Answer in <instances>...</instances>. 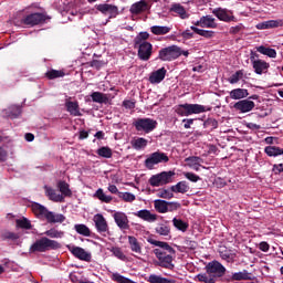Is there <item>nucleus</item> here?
I'll use <instances>...</instances> for the list:
<instances>
[{
  "label": "nucleus",
  "instance_id": "nucleus-1",
  "mask_svg": "<svg viewBox=\"0 0 283 283\" xmlns=\"http://www.w3.org/2000/svg\"><path fill=\"white\" fill-rule=\"evenodd\" d=\"M149 244L154 247H159L154 250V254L157 258V266H161V269H168L169 271H174V258L176 256V250L169 245V243L165 241H157L154 239H148Z\"/></svg>",
  "mask_w": 283,
  "mask_h": 283
},
{
  "label": "nucleus",
  "instance_id": "nucleus-2",
  "mask_svg": "<svg viewBox=\"0 0 283 283\" xmlns=\"http://www.w3.org/2000/svg\"><path fill=\"white\" fill-rule=\"evenodd\" d=\"M32 211L33 213H35V216H39L40 218H45L46 222H49L50 224L65 222V216L54 213L40 203H33Z\"/></svg>",
  "mask_w": 283,
  "mask_h": 283
},
{
  "label": "nucleus",
  "instance_id": "nucleus-3",
  "mask_svg": "<svg viewBox=\"0 0 283 283\" xmlns=\"http://www.w3.org/2000/svg\"><path fill=\"white\" fill-rule=\"evenodd\" d=\"M176 114L178 116H191L192 114H205V112H211V107L200 104H181L176 106Z\"/></svg>",
  "mask_w": 283,
  "mask_h": 283
},
{
  "label": "nucleus",
  "instance_id": "nucleus-4",
  "mask_svg": "<svg viewBox=\"0 0 283 283\" xmlns=\"http://www.w3.org/2000/svg\"><path fill=\"white\" fill-rule=\"evenodd\" d=\"M30 249L33 253L36 251L39 253H45V251L61 249V243L46 237H43L40 240H36Z\"/></svg>",
  "mask_w": 283,
  "mask_h": 283
},
{
  "label": "nucleus",
  "instance_id": "nucleus-5",
  "mask_svg": "<svg viewBox=\"0 0 283 283\" xmlns=\"http://www.w3.org/2000/svg\"><path fill=\"white\" fill-rule=\"evenodd\" d=\"M176 176L175 171H163L157 175H153L148 182L150 187H165V185H170L174 182V177Z\"/></svg>",
  "mask_w": 283,
  "mask_h": 283
},
{
  "label": "nucleus",
  "instance_id": "nucleus-6",
  "mask_svg": "<svg viewBox=\"0 0 283 283\" xmlns=\"http://www.w3.org/2000/svg\"><path fill=\"white\" fill-rule=\"evenodd\" d=\"M133 125H134L136 132H145V134H149V133L154 132V129H156V127H158V122H156V119L145 117V118H137L133 123Z\"/></svg>",
  "mask_w": 283,
  "mask_h": 283
},
{
  "label": "nucleus",
  "instance_id": "nucleus-7",
  "mask_svg": "<svg viewBox=\"0 0 283 283\" xmlns=\"http://www.w3.org/2000/svg\"><path fill=\"white\" fill-rule=\"evenodd\" d=\"M250 61L255 74L259 75L266 74V72H269V67H271V64L264 60H260V55L255 52L250 53Z\"/></svg>",
  "mask_w": 283,
  "mask_h": 283
},
{
  "label": "nucleus",
  "instance_id": "nucleus-8",
  "mask_svg": "<svg viewBox=\"0 0 283 283\" xmlns=\"http://www.w3.org/2000/svg\"><path fill=\"white\" fill-rule=\"evenodd\" d=\"M46 15L43 13H31L25 15L20 23L15 22V25H28L29 28H34L41 23H45Z\"/></svg>",
  "mask_w": 283,
  "mask_h": 283
},
{
  "label": "nucleus",
  "instance_id": "nucleus-9",
  "mask_svg": "<svg viewBox=\"0 0 283 283\" xmlns=\"http://www.w3.org/2000/svg\"><path fill=\"white\" fill-rule=\"evenodd\" d=\"M66 249L73 258H76V260H81L82 262H92V252L74 244L66 245Z\"/></svg>",
  "mask_w": 283,
  "mask_h": 283
},
{
  "label": "nucleus",
  "instance_id": "nucleus-10",
  "mask_svg": "<svg viewBox=\"0 0 283 283\" xmlns=\"http://www.w3.org/2000/svg\"><path fill=\"white\" fill-rule=\"evenodd\" d=\"M160 163H169V157L165 153L155 151L147 157L144 164L146 169H154V166Z\"/></svg>",
  "mask_w": 283,
  "mask_h": 283
},
{
  "label": "nucleus",
  "instance_id": "nucleus-11",
  "mask_svg": "<svg viewBox=\"0 0 283 283\" xmlns=\"http://www.w3.org/2000/svg\"><path fill=\"white\" fill-rule=\"evenodd\" d=\"M178 57H180V48L177 45L161 49L158 55V59H160V61H176V59Z\"/></svg>",
  "mask_w": 283,
  "mask_h": 283
},
{
  "label": "nucleus",
  "instance_id": "nucleus-12",
  "mask_svg": "<svg viewBox=\"0 0 283 283\" xmlns=\"http://www.w3.org/2000/svg\"><path fill=\"white\" fill-rule=\"evenodd\" d=\"M206 272L212 277H223L227 273V268L219 261H212L206 265Z\"/></svg>",
  "mask_w": 283,
  "mask_h": 283
},
{
  "label": "nucleus",
  "instance_id": "nucleus-13",
  "mask_svg": "<svg viewBox=\"0 0 283 283\" xmlns=\"http://www.w3.org/2000/svg\"><path fill=\"white\" fill-rule=\"evenodd\" d=\"M135 48H138L137 56L140 61H149L151 59V53L154 46L149 42H143L140 44H135Z\"/></svg>",
  "mask_w": 283,
  "mask_h": 283
},
{
  "label": "nucleus",
  "instance_id": "nucleus-14",
  "mask_svg": "<svg viewBox=\"0 0 283 283\" xmlns=\"http://www.w3.org/2000/svg\"><path fill=\"white\" fill-rule=\"evenodd\" d=\"M212 14L219 19V21H223L224 23H231V21H235V15H233V11L224 8H216L212 10Z\"/></svg>",
  "mask_w": 283,
  "mask_h": 283
},
{
  "label": "nucleus",
  "instance_id": "nucleus-15",
  "mask_svg": "<svg viewBox=\"0 0 283 283\" xmlns=\"http://www.w3.org/2000/svg\"><path fill=\"white\" fill-rule=\"evenodd\" d=\"M96 10L104 14L105 17H109V19H116L118 17V7L109 3H102L95 6Z\"/></svg>",
  "mask_w": 283,
  "mask_h": 283
},
{
  "label": "nucleus",
  "instance_id": "nucleus-16",
  "mask_svg": "<svg viewBox=\"0 0 283 283\" xmlns=\"http://www.w3.org/2000/svg\"><path fill=\"white\" fill-rule=\"evenodd\" d=\"M233 109L240 114H248V112H253L255 109V102L251 99H240L233 104Z\"/></svg>",
  "mask_w": 283,
  "mask_h": 283
},
{
  "label": "nucleus",
  "instance_id": "nucleus-17",
  "mask_svg": "<svg viewBox=\"0 0 283 283\" xmlns=\"http://www.w3.org/2000/svg\"><path fill=\"white\" fill-rule=\"evenodd\" d=\"M114 221L122 231L129 229V218L125 212H115L113 214Z\"/></svg>",
  "mask_w": 283,
  "mask_h": 283
},
{
  "label": "nucleus",
  "instance_id": "nucleus-18",
  "mask_svg": "<svg viewBox=\"0 0 283 283\" xmlns=\"http://www.w3.org/2000/svg\"><path fill=\"white\" fill-rule=\"evenodd\" d=\"M93 220L95 222L97 233H107L109 231L107 220H105V217H103V214H95Z\"/></svg>",
  "mask_w": 283,
  "mask_h": 283
},
{
  "label": "nucleus",
  "instance_id": "nucleus-19",
  "mask_svg": "<svg viewBox=\"0 0 283 283\" xmlns=\"http://www.w3.org/2000/svg\"><path fill=\"white\" fill-rule=\"evenodd\" d=\"M165 76H167V69L166 67L158 69L157 71L150 74L149 83H151L153 85L163 83V81H165Z\"/></svg>",
  "mask_w": 283,
  "mask_h": 283
},
{
  "label": "nucleus",
  "instance_id": "nucleus-20",
  "mask_svg": "<svg viewBox=\"0 0 283 283\" xmlns=\"http://www.w3.org/2000/svg\"><path fill=\"white\" fill-rule=\"evenodd\" d=\"M170 12L175 14V17H179V19H189L191 17L189 12H187V9L182 7L180 3H172L170 7Z\"/></svg>",
  "mask_w": 283,
  "mask_h": 283
},
{
  "label": "nucleus",
  "instance_id": "nucleus-21",
  "mask_svg": "<svg viewBox=\"0 0 283 283\" xmlns=\"http://www.w3.org/2000/svg\"><path fill=\"white\" fill-rule=\"evenodd\" d=\"M137 218H140V220H144L145 222H156L158 220V214L151 213V211L147 209L139 210L134 213Z\"/></svg>",
  "mask_w": 283,
  "mask_h": 283
},
{
  "label": "nucleus",
  "instance_id": "nucleus-22",
  "mask_svg": "<svg viewBox=\"0 0 283 283\" xmlns=\"http://www.w3.org/2000/svg\"><path fill=\"white\" fill-rule=\"evenodd\" d=\"M129 249L136 255H143V243L134 235H128Z\"/></svg>",
  "mask_w": 283,
  "mask_h": 283
},
{
  "label": "nucleus",
  "instance_id": "nucleus-23",
  "mask_svg": "<svg viewBox=\"0 0 283 283\" xmlns=\"http://www.w3.org/2000/svg\"><path fill=\"white\" fill-rule=\"evenodd\" d=\"M149 3H147L145 0H140L138 2H135L130 7V13L132 14H143V12H147L149 10Z\"/></svg>",
  "mask_w": 283,
  "mask_h": 283
},
{
  "label": "nucleus",
  "instance_id": "nucleus-24",
  "mask_svg": "<svg viewBox=\"0 0 283 283\" xmlns=\"http://www.w3.org/2000/svg\"><path fill=\"white\" fill-rule=\"evenodd\" d=\"M283 20H268L256 24L258 30H271L273 28H282Z\"/></svg>",
  "mask_w": 283,
  "mask_h": 283
},
{
  "label": "nucleus",
  "instance_id": "nucleus-25",
  "mask_svg": "<svg viewBox=\"0 0 283 283\" xmlns=\"http://www.w3.org/2000/svg\"><path fill=\"white\" fill-rule=\"evenodd\" d=\"M44 190L45 196H48L49 200H52V202H65L63 195L56 192L53 188L45 186Z\"/></svg>",
  "mask_w": 283,
  "mask_h": 283
},
{
  "label": "nucleus",
  "instance_id": "nucleus-26",
  "mask_svg": "<svg viewBox=\"0 0 283 283\" xmlns=\"http://www.w3.org/2000/svg\"><path fill=\"white\" fill-rule=\"evenodd\" d=\"M232 101H242V98L249 97V90L247 88H234L229 93Z\"/></svg>",
  "mask_w": 283,
  "mask_h": 283
},
{
  "label": "nucleus",
  "instance_id": "nucleus-27",
  "mask_svg": "<svg viewBox=\"0 0 283 283\" xmlns=\"http://www.w3.org/2000/svg\"><path fill=\"white\" fill-rule=\"evenodd\" d=\"M189 189H191V187H189V184L187 181H179L176 185L170 187V190L172 191V193H188Z\"/></svg>",
  "mask_w": 283,
  "mask_h": 283
},
{
  "label": "nucleus",
  "instance_id": "nucleus-28",
  "mask_svg": "<svg viewBox=\"0 0 283 283\" xmlns=\"http://www.w3.org/2000/svg\"><path fill=\"white\" fill-rule=\"evenodd\" d=\"M155 233L161 235L163 238H171V228L166 223H159L155 228Z\"/></svg>",
  "mask_w": 283,
  "mask_h": 283
},
{
  "label": "nucleus",
  "instance_id": "nucleus-29",
  "mask_svg": "<svg viewBox=\"0 0 283 283\" xmlns=\"http://www.w3.org/2000/svg\"><path fill=\"white\" fill-rule=\"evenodd\" d=\"M66 112L71 116H81V108L78 107V102L66 101L65 102Z\"/></svg>",
  "mask_w": 283,
  "mask_h": 283
},
{
  "label": "nucleus",
  "instance_id": "nucleus-30",
  "mask_svg": "<svg viewBox=\"0 0 283 283\" xmlns=\"http://www.w3.org/2000/svg\"><path fill=\"white\" fill-rule=\"evenodd\" d=\"M154 208L158 213H167L169 211V201L156 199L154 201Z\"/></svg>",
  "mask_w": 283,
  "mask_h": 283
},
{
  "label": "nucleus",
  "instance_id": "nucleus-31",
  "mask_svg": "<svg viewBox=\"0 0 283 283\" xmlns=\"http://www.w3.org/2000/svg\"><path fill=\"white\" fill-rule=\"evenodd\" d=\"M201 28H210L216 29L218 28V23H216V18L211 15H203L200 18Z\"/></svg>",
  "mask_w": 283,
  "mask_h": 283
},
{
  "label": "nucleus",
  "instance_id": "nucleus-32",
  "mask_svg": "<svg viewBox=\"0 0 283 283\" xmlns=\"http://www.w3.org/2000/svg\"><path fill=\"white\" fill-rule=\"evenodd\" d=\"M57 189L61 192L60 196H63V198H72V190L70 189V184L65 181H59Z\"/></svg>",
  "mask_w": 283,
  "mask_h": 283
},
{
  "label": "nucleus",
  "instance_id": "nucleus-33",
  "mask_svg": "<svg viewBox=\"0 0 283 283\" xmlns=\"http://www.w3.org/2000/svg\"><path fill=\"white\" fill-rule=\"evenodd\" d=\"M91 98L93 101V103H99V104H105L107 105V103H109V96L107 94L101 93V92H94L91 95Z\"/></svg>",
  "mask_w": 283,
  "mask_h": 283
},
{
  "label": "nucleus",
  "instance_id": "nucleus-34",
  "mask_svg": "<svg viewBox=\"0 0 283 283\" xmlns=\"http://www.w3.org/2000/svg\"><path fill=\"white\" fill-rule=\"evenodd\" d=\"M256 52L264 56H269V59H275L277 56V51H275V49L266 48L264 45L258 46Z\"/></svg>",
  "mask_w": 283,
  "mask_h": 283
},
{
  "label": "nucleus",
  "instance_id": "nucleus-35",
  "mask_svg": "<svg viewBox=\"0 0 283 283\" xmlns=\"http://www.w3.org/2000/svg\"><path fill=\"white\" fill-rule=\"evenodd\" d=\"M266 156L276 158V156H283V148L277 146H266L264 148Z\"/></svg>",
  "mask_w": 283,
  "mask_h": 283
},
{
  "label": "nucleus",
  "instance_id": "nucleus-36",
  "mask_svg": "<svg viewBox=\"0 0 283 283\" xmlns=\"http://www.w3.org/2000/svg\"><path fill=\"white\" fill-rule=\"evenodd\" d=\"M150 32H153L156 36L169 34L171 32V27L154 25L150 28Z\"/></svg>",
  "mask_w": 283,
  "mask_h": 283
},
{
  "label": "nucleus",
  "instance_id": "nucleus-37",
  "mask_svg": "<svg viewBox=\"0 0 283 283\" xmlns=\"http://www.w3.org/2000/svg\"><path fill=\"white\" fill-rule=\"evenodd\" d=\"M220 258L223 259L228 263L235 262V253L231 252V250L221 249L219 251Z\"/></svg>",
  "mask_w": 283,
  "mask_h": 283
},
{
  "label": "nucleus",
  "instance_id": "nucleus-38",
  "mask_svg": "<svg viewBox=\"0 0 283 283\" xmlns=\"http://www.w3.org/2000/svg\"><path fill=\"white\" fill-rule=\"evenodd\" d=\"M232 282H241V280H251V273L249 271L243 270L241 272H234L231 276Z\"/></svg>",
  "mask_w": 283,
  "mask_h": 283
},
{
  "label": "nucleus",
  "instance_id": "nucleus-39",
  "mask_svg": "<svg viewBox=\"0 0 283 283\" xmlns=\"http://www.w3.org/2000/svg\"><path fill=\"white\" fill-rule=\"evenodd\" d=\"M94 198H97V200H101V202H106V205H109L114 198L112 196L105 195L102 188L97 189Z\"/></svg>",
  "mask_w": 283,
  "mask_h": 283
},
{
  "label": "nucleus",
  "instance_id": "nucleus-40",
  "mask_svg": "<svg viewBox=\"0 0 283 283\" xmlns=\"http://www.w3.org/2000/svg\"><path fill=\"white\" fill-rule=\"evenodd\" d=\"M190 30H192L195 34H199V36H203L205 39H213V34H216V32L213 31L198 29V27H193V25L190 27Z\"/></svg>",
  "mask_w": 283,
  "mask_h": 283
},
{
  "label": "nucleus",
  "instance_id": "nucleus-41",
  "mask_svg": "<svg viewBox=\"0 0 283 283\" xmlns=\"http://www.w3.org/2000/svg\"><path fill=\"white\" fill-rule=\"evenodd\" d=\"M74 229H75L76 233H78L80 235H84L85 238H90L92 235L90 228L83 223L75 224Z\"/></svg>",
  "mask_w": 283,
  "mask_h": 283
},
{
  "label": "nucleus",
  "instance_id": "nucleus-42",
  "mask_svg": "<svg viewBox=\"0 0 283 283\" xmlns=\"http://www.w3.org/2000/svg\"><path fill=\"white\" fill-rule=\"evenodd\" d=\"M147 144L148 140L143 137H138L132 140V147L137 150L145 149V147H147Z\"/></svg>",
  "mask_w": 283,
  "mask_h": 283
},
{
  "label": "nucleus",
  "instance_id": "nucleus-43",
  "mask_svg": "<svg viewBox=\"0 0 283 283\" xmlns=\"http://www.w3.org/2000/svg\"><path fill=\"white\" fill-rule=\"evenodd\" d=\"M242 78H244V71L239 70L237 71L234 74H232L229 78L228 82L231 85H235V83H240V81H242Z\"/></svg>",
  "mask_w": 283,
  "mask_h": 283
},
{
  "label": "nucleus",
  "instance_id": "nucleus-44",
  "mask_svg": "<svg viewBox=\"0 0 283 283\" xmlns=\"http://www.w3.org/2000/svg\"><path fill=\"white\" fill-rule=\"evenodd\" d=\"M157 198H163L164 200H171V198H174V191L161 188L157 190Z\"/></svg>",
  "mask_w": 283,
  "mask_h": 283
},
{
  "label": "nucleus",
  "instance_id": "nucleus-45",
  "mask_svg": "<svg viewBox=\"0 0 283 283\" xmlns=\"http://www.w3.org/2000/svg\"><path fill=\"white\" fill-rule=\"evenodd\" d=\"M111 253H113V255L117 258V260H122V262H126L127 260V255H125L123 249H120L119 247H113L111 249Z\"/></svg>",
  "mask_w": 283,
  "mask_h": 283
},
{
  "label": "nucleus",
  "instance_id": "nucleus-46",
  "mask_svg": "<svg viewBox=\"0 0 283 283\" xmlns=\"http://www.w3.org/2000/svg\"><path fill=\"white\" fill-rule=\"evenodd\" d=\"M44 235H48V238L61 239L63 238V235H65V232L61 230H56L55 228H52L50 230H46L44 232Z\"/></svg>",
  "mask_w": 283,
  "mask_h": 283
},
{
  "label": "nucleus",
  "instance_id": "nucleus-47",
  "mask_svg": "<svg viewBox=\"0 0 283 283\" xmlns=\"http://www.w3.org/2000/svg\"><path fill=\"white\" fill-rule=\"evenodd\" d=\"M149 283H174L171 280L167 277H163L160 275L150 274L148 277Z\"/></svg>",
  "mask_w": 283,
  "mask_h": 283
},
{
  "label": "nucleus",
  "instance_id": "nucleus-48",
  "mask_svg": "<svg viewBox=\"0 0 283 283\" xmlns=\"http://www.w3.org/2000/svg\"><path fill=\"white\" fill-rule=\"evenodd\" d=\"M172 223H174V227L176 229H178V231L185 232V231H187V229H189V223H187V222H185V221H182L180 219L174 218L172 219Z\"/></svg>",
  "mask_w": 283,
  "mask_h": 283
},
{
  "label": "nucleus",
  "instance_id": "nucleus-49",
  "mask_svg": "<svg viewBox=\"0 0 283 283\" xmlns=\"http://www.w3.org/2000/svg\"><path fill=\"white\" fill-rule=\"evenodd\" d=\"M96 154L99 155L101 158H112V156H113L112 148H109L107 146H103V147L98 148Z\"/></svg>",
  "mask_w": 283,
  "mask_h": 283
},
{
  "label": "nucleus",
  "instance_id": "nucleus-50",
  "mask_svg": "<svg viewBox=\"0 0 283 283\" xmlns=\"http://www.w3.org/2000/svg\"><path fill=\"white\" fill-rule=\"evenodd\" d=\"M186 163H188V166L190 167H200V165H202V163H205V160H202V158L200 157H188L186 158Z\"/></svg>",
  "mask_w": 283,
  "mask_h": 283
},
{
  "label": "nucleus",
  "instance_id": "nucleus-51",
  "mask_svg": "<svg viewBox=\"0 0 283 283\" xmlns=\"http://www.w3.org/2000/svg\"><path fill=\"white\" fill-rule=\"evenodd\" d=\"M0 238L3 241L11 240L12 242H14V240H19V234L10 231H2Z\"/></svg>",
  "mask_w": 283,
  "mask_h": 283
},
{
  "label": "nucleus",
  "instance_id": "nucleus-52",
  "mask_svg": "<svg viewBox=\"0 0 283 283\" xmlns=\"http://www.w3.org/2000/svg\"><path fill=\"white\" fill-rule=\"evenodd\" d=\"M45 75L50 78V81H52L54 78H63V76H65V72L57 71V70H50L49 72H46Z\"/></svg>",
  "mask_w": 283,
  "mask_h": 283
},
{
  "label": "nucleus",
  "instance_id": "nucleus-53",
  "mask_svg": "<svg viewBox=\"0 0 283 283\" xmlns=\"http://www.w3.org/2000/svg\"><path fill=\"white\" fill-rule=\"evenodd\" d=\"M21 116V106L11 105L9 107V117L10 118H19Z\"/></svg>",
  "mask_w": 283,
  "mask_h": 283
},
{
  "label": "nucleus",
  "instance_id": "nucleus-54",
  "mask_svg": "<svg viewBox=\"0 0 283 283\" xmlns=\"http://www.w3.org/2000/svg\"><path fill=\"white\" fill-rule=\"evenodd\" d=\"M112 280H114V282H118V283H134V281L120 275L119 273H113Z\"/></svg>",
  "mask_w": 283,
  "mask_h": 283
},
{
  "label": "nucleus",
  "instance_id": "nucleus-55",
  "mask_svg": "<svg viewBox=\"0 0 283 283\" xmlns=\"http://www.w3.org/2000/svg\"><path fill=\"white\" fill-rule=\"evenodd\" d=\"M119 198H122L124 202H134V200H136V195L132 192H119Z\"/></svg>",
  "mask_w": 283,
  "mask_h": 283
},
{
  "label": "nucleus",
  "instance_id": "nucleus-56",
  "mask_svg": "<svg viewBox=\"0 0 283 283\" xmlns=\"http://www.w3.org/2000/svg\"><path fill=\"white\" fill-rule=\"evenodd\" d=\"M147 39H149V34L147 32H140L136 38H135V45H138L140 43H147Z\"/></svg>",
  "mask_w": 283,
  "mask_h": 283
},
{
  "label": "nucleus",
  "instance_id": "nucleus-57",
  "mask_svg": "<svg viewBox=\"0 0 283 283\" xmlns=\"http://www.w3.org/2000/svg\"><path fill=\"white\" fill-rule=\"evenodd\" d=\"M17 224L20 227V229H32V223L28 218H22L17 220Z\"/></svg>",
  "mask_w": 283,
  "mask_h": 283
},
{
  "label": "nucleus",
  "instance_id": "nucleus-58",
  "mask_svg": "<svg viewBox=\"0 0 283 283\" xmlns=\"http://www.w3.org/2000/svg\"><path fill=\"white\" fill-rule=\"evenodd\" d=\"M242 30H244V24L239 23L234 27H231L229 30L230 34H240V32H242Z\"/></svg>",
  "mask_w": 283,
  "mask_h": 283
},
{
  "label": "nucleus",
  "instance_id": "nucleus-59",
  "mask_svg": "<svg viewBox=\"0 0 283 283\" xmlns=\"http://www.w3.org/2000/svg\"><path fill=\"white\" fill-rule=\"evenodd\" d=\"M184 176L187 180H190V182H198V180H200V176L193 172H184Z\"/></svg>",
  "mask_w": 283,
  "mask_h": 283
},
{
  "label": "nucleus",
  "instance_id": "nucleus-60",
  "mask_svg": "<svg viewBox=\"0 0 283 283\" xmlns=\"http://www.w3.org/2000/svg\"><path fill=\"white\" fill-rule=\"evenodd\" d=\"M103 65H105V62L101 61V60H93L91 62V67H95V70H101V67H103Z\"/></svg>",
  "mask_w": 283,
  "mask_h": 283
},
{
  "label": "nucleus",
  "instance_id": "nucleus-61",
  "mask_svg": "<svg viewBox=\"0 0 283 283\" xmlns=\"http://www.w3.org/2000/svg\"><path fill=\"white\" fill-rule=\"evenodd\" d=\"M178 209H180V202H177V201L169 202L168 201V211H178Z\"/></svg>",
  "mask_w": 283,
  "mask_h": 283
},
{
  "label": "nucleus",
  "instance_id": "nucleus-62",
  "mask_svg": "<svg viewBox=\"0 0 283 283\" xmlns=\"http://www.w3.org/2000/svg\"><path fill=\"white\" fill-rule=\"evenodd\" d=\"M123 107H125V109H134L136 107V102L125 99L123 102Z\"/></svg>",
  "mask_w": 283,
  "mask_h": 283
},
{
  "label": "nucleus",
  "instance_id": "nucleus-63",
  "mask_svg": "<svg viewBox=\"0 0 283 283\" xmlns=\"http://www.w3.org/2000/svg\"><path fill=\"white\" fill-rule=\"evenodd\" d=\"M273 174H275L276 176L279 174H283V164H274L273 168H272Z\"/></svg>",
  "mask_w": 283,
  "mask_h": 283
},
{
  "label": "nucleus",
  "instance_id": "nucleus-64",
  "mask_svg": "<svg viewBox=\"0 0 283 283\" xmlns=\"http://www.w3.org/2000/svg\"><path fill=\"white\" fill-rule=\"evenodd\" d=\"M260 251H263V253H269V250L271 249V245L266 241H263L259 244Z\"/></svg>",
  "mask_w": 283,
  "mask_h": 283
}]
</instances>
